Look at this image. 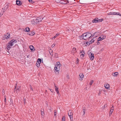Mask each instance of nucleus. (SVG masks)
<instances>
[{
  "label": "nucleus",
  "instance_id": "ea45409f",
  "mask_svg": "<svg viewBox=\"0 0 121 121\" xmlns=\"http://www.w3.org/2000/svg\"><path fill=\"white\" fill-rule=\"evenodd\" d=\"M8 8V6L7 5H6V6H5L4 7V9H6Z\"/></svg>",
  "mask_w": 121,
  "mask_h": 121
},
{
  "label": "nucleus",
  "instance_id": "f3484780",
  "mask_svg": "<svg viewBox=\"0 0 121 121\" xmlns=\"http://www.w3.org/2000/svg\"><path fill=\"white\" fill-rule=\"evenodd\" d=\"M83 115H84L86 112V109L85 107H83L82 109Z\"/></svg>",
  "mask_w": 121,
  "mask_h": 121
},
{
  "label": "nucleus",
  "instance_id": "72a5a7b5",
  "mask_svg": "<svg viewBox=\"0 0 121 121\" xmlns=\"http://www.w3.org/2000/svg\"><path fill=\"white\" fill-rule=\"evenodd\" d=\"M102 40V38L101 37H100L98 39V41H100L101 40Z\"/></svg>",
  "mask_w": 121,
  "mask_h": 121
},
{
  "label": "nucleus",
  "instance_id": "a19ab883",
  "mask_svg": "<svg viewBox=\"0 0 121 121\" xmlns=\"http://www.w3.org/2000/svg\"><path fill=\"white\" fill-rule=\"evenodd\" d=\"M94 39H92L90 41L91 43H93L94 42Z\"/></svg>",
  "mask_w": 121,
  "mask_h": 121
},
{
  "label": "nucleus",
  "instance_id": "a18cd8bd",
  "mask_svg": "<svg viewBox=\"0 0 121 121\" xmlns=\"http://www.w3.org/2000/svg\"><path fill=\"white\" fill-rule=\"evenodd\" d=\"M55 91H58V88H55Z\"/></svg>",
  "mask_w": 121,
  "mask_h": 121
},
{
  "label": "nucleus",
  "instance_id": "412c9836",
  "mask_svg": "<svg viewBox=\"0 0 121 121\" xmlns=\"http://www.w3.org/2000/svg\"><path fill=\"white\" fill-rule=\"evenodd\" d=\"M37 62L38 63H39V64H40L41 62V59L40 58L38 59L37 61Z\"/></svg>",
  "mask_w": 121,
  "mask_h": 121
},
{
  "label": "nucleus",
  "instance_id": "e433bc0d",
  "mask_svg": "<svg viewBox=\"0 0 121 121\" xmlns=\"http://www.w3.org/2000/svg\"><path fill=\"white\" fill-rule=\"evenodd\" d=\"M29 86H30V89L31 90L33 91V89L32 87L31 86L30 84Z\"/></svg>",
  "mask_w": 121,
  "mask_h": 121
},
{
  "label": "nucleus",
  "instance_id": "aec40b11",
  "mask_svg": "<svg viewBox=\"0 0 121 121\" xmlns=\"http://www.w3.org/2000/svg\"><path fill=\"white\" fill-rule=\"evenodd\" d=\"M41 114L43 116L44 114V110L43 109L41 110Z\"/></svg>",
  "mask_w": 121,
  "mask_h": 121
},
{
  "label": "nucleus",
  "instance_id": "c756f323",
  "mask_svg": "<svg viewBox=\"0 0 121 121\" xmlns=\"http://www.w3.org/2000/svg\"><path fill=\"white\" fill-rule=\"evenodd\" d=\"M36 65L38 67H39L40 66V64H39V63H36Z\"/></svg>",
  "mask_w": 121,
  "mask_h": 121
},
{
  "label": "nucleus",
  "instance_id": "0eeeda50",
  "mask_svg": "<svg viewBox=\"0 0 121 121\" xmlns=\"http://www.w3.org/2000/svg\"><path fill=\"white\" fill-rule=\"evenodd\" d=\"M83 77L84 75L82 73H80L79 75V80H82Z\"/></svg>",
  "mask_w": 121,
  "mask_h": 121
},
{
  "label": "nucleus",
  "instance_id": "37998d69",
  "mask_svg": "<svg viewBox=\"0 0 121 121\" xmlns=\"http://www.w3.org/2000/svg\"><path fill=\"white\" fill-rule=\"evenodd\" d=\"M23 99H24V104H25V103H26V99H24V98Z\"/></svg>",
  "mask_w": 121,
  "mask_h": 121
},
{
  "label": "nucleus",
  "instance_id": "4d7b16f0",
  "mask_svg": "<svg viewBox=\"0 0 121 121\" xmlns=\"http://www.w3.org/2000/svg\"><path fill=\"white\" fill-rule=\"evenodd\" d=\"M10 101L12 103V99H10Z\"/></svg>",
  "mask_w": 121,
  "mask_h": 121
},
{
  "label": "nucleus",
  "instance_id": "bf43d9fd",
  "mask_svg": "<svg viewBox=\"0 0 121 121\" xmlns=\"http://www.w3.org/2000/svg\"><path fill=\"white\" fill-rule=\"evenodd\" d=\"M29 2H30V0H29ZM31 1V2H32V0Z\"/></svg>",
  "mask_w": 121,
  "mask_h": 121
},
{
  "label": "nucleus",
  "instance_id": "c03bdc74",
  "mask_svg": "<svg viewBox=\"0 0 121 121\" xmlns=\"http://www.w3.org/2000/svg\"><path fill=\"white\" fill-rule=\"evenodd\" d=\"M116 12H112V15H116Z\"/></svg>",
  "mask_w": 121,
  "mask_h": 121
},
{
  "label": "nucleus",
  "instance_id": "338daca9",
  "mask_svg": "<svg viewBox=\"0 0 121 121\" xmlns=\"http://www.w3.org/2000/svg\"><path fill=\"white\" fill-rule=\"evenodd\" d=\"M88 69H87V70H88Z\"/></svg>",
  "mask_w": 121,
  "mask_h": 121
},
{
  "label": "nucleus",
  "instance_id": "052dcab7",
  "mask_svg": "<svg viewBox=\"0 0 121 121\" xmlns=\"http://www.w3.org/2000/svg\"><path fill=\"white\" fill-rule=\"evenodd\" d=\"M3 14L4 12V11H3Z\"/></svg>",
  "mask_w": 121,
  "mask_h": 121
},
{
  "label": "nucleus",
  "instance_id": "a878e982",
  "mask_svg": "<svg viewBox=\"0 0 121 121\" xmlns=\"http://www.w3.org/2000/svg\"><path fill=\"white\" fill-rule=\"evenodd\" d=\"M49 52L50 54L52 56H53V54L52 53V50L51 49L50 50V51H49Z\"/></svg>",
  "mask_w": 121,
  "mask_h": 121
},
{
  "label": "nucleus",
  "instance_id": "4c0bfd02",
  "mask_svg": "<svg viewBox=\"0 0 121 121\" xmlns=\"http://www.w3.org/2000/svg\"><path fill=\"white\" fill-rule=\"evenodd\" d=\"M101 91L99 90V93L98 94V95H100L101 93Z\"/></svg>",
  "mask_w": 121,
  "mask_h": 121
},
{
  "label": "nucleus",
  "instance_id": "5701e85b",
  "mask_svg": "<svg viewBox=\"0 0 121 121\" xmlns=\"http://www.w3.org/2000/svg\"><path fill=\"white\" fill-rule=\"evenodd\" d=\"M35 34V33H34L33 32H31V33L30 34H29L31 36H33V35H34Z\"/></svg>",
  "mask_w": 121,
  "mask_h": 121
},
{
  "label": "nucleus",
  "instance_id": "5fc2aeb1",
  "mask_svg": "<svg viewBox=\"0 0 121 121\" xmlns=\"http://www.w3.org/2000/svg\"><path fill=\"white\" fill-rule=\"evenodd\" d=\"M99 41H97V44H99Z\"/></svg>",
  "mask_w": 121,
  "mask_h": 121
},
{
  "label": "nucleus",
  "instance_id": "6e6d98bb",
  "mask_svg": "<svg viewBox=\"0 0 121 121\" xmlns=\"http://www.w3.org/2000/svg\"><path fill=\"white\" fill-rule=\"evenodd\" d=\"M50 90L52 92H53V90H52V89H50Z\"/></svg>",
  "mask_w": 121,
  "mask_h": 121
},
{
  "label": "nucleus",
  "instance_id": "b1692460",
  "mask_svg": "<svg viewBox=\"0 0 121 121\" xmlns=\"http://www.w3.org/2000/svg\"><path fill=\"white\" fill-rule=\"evenodd\" d=\"M25 30L26 32H28L30 30V29L28 27H27L25 28Z\"/></svg>",
  "mask_w": 121,
  "mask_h": 121
},
{
  "label": "nucleus",
  "instance_id": "c85d7f7f",
  "mask_svg": "<svg viewBox=\"0 0 121 121\" xmlns=\"http://www.w3.org/2000/svg\"><path fill=\"white\" fill-rule=\"evenodd\" d=\"M94 81L93 80H92L91 81V82H90V85H91L93 82H94Z\"/></svg>",
  "mask_w": 121,
  "mask_h": 121
},
{
  "label": "nucleus",
  "instance_id": "603ef678",
  "mask_svg": "<svg viewBox=\"0 0 121 121\" xmlns=\"http://www.w3.org/2000/svg\"><path fill=\"white\" fill-rule=\"evenodd\" d=\"M106 105V104H105V105H104V107L102 108H104L105 107H107V106Z\"/></svg>",
  "mask_w": 121,
  "mask_h": 121
},
{
  "label": "nucleus",
  "instance_id": "20e7f679",
  "mask_svg": "<svg viewBox=\"0 0 121 121\" xmlns=\"http://www.w3.org/2000/svg\"><path fill=\"white\" fill-rule=\"evenodd\" d=\"M43 18L41 17H38L36 19V22L37 23H38L39 22H41Z\"/></svg>",
  "mask_w": 121,
  "mask_h": 121
},
{
  "label": "nucleus",
  "instance_id": "4be33fe9",
  "mask_svg": "<svg viewBox=\"0 0 121 121\" xmlns=\"http://www.w3.org/2000/svg\"><path fill=\"white\" fill-rule=\"evenodd\" d=\"M55 65H57V66H59L60 67L61 66V65L60 63V62H57V64Z\"/></svg>",
  "mask_w": 121,
  "mask_h": 121
},
{
  "label": "nucleus",
  "instance_id": "f704fd0d",
  "mask_svg": "<svg viewBox=\"0 0 121 121\" xmlns=\"http://www.w3.org/2000/svg\"><path fill=\"white\" fill-rule=\"evenodd\" d=\"M112 12H110L107 13V14L108 15H112Z\"/></svg>",
  "mask_w": 121,
  "mask_h": 121
},
{
  "label": "nucleus",
  "instance_id": "13d9d810",
  "mask_svg": "<svg viewBox=\"0 0 121 121\" xmlns=\"http://www.w3.org/2000/svg\"><path fill=\"white\" fill-rule=\"evenodd\" d=\"M57 94H58L59 92V91H57Z\"/></svg>",
  "mask_w": 121,
  "mask_h": 121
},
{
  "label": "nucleus",
  "instance_id": "2eb2a0df",
  "mask_svg": "<svg viewBox=\"0 0 121 121\" xmlns=\"http://www.w3.org/2000/svg\"><path fill=\"white\" fill-rule=\"evenodd\" d=\"M73 113L71 112V111L70 110H69L68 111V115L69 116H71V115H73Z\"/></svg>",
  "mask_w": 121,
  "mask_h": 121
},
{
  "label": "nucleus",
  "instance_id": "a211bd4d",
  "mask_svg": "<svg viewBox=\"0 0 121 121\" xmlns=\"http://www.w3.org/2000/svg\"><path fill=\"white\" fill-rule=\"evenodd\" d=\"M118 73L117 72H115L114 73L112 74V75L114 76H117L118 74Z\"/></svg>",
  "mask_w": 121,
  "mask_h": 121
},
{
  "label": "nucleus",
  "instance_id": "f8f14e48",
  "mask_svg": "<svg viewBox=\"0 0 121 121\" xmlns=\"http://www.w3.org/2000/svg\"><path fill=\"white\" fill-rule=\"evenodd\" d=\"M104 87L106 89H108L110 87V85L107 83H106L104 84Z\"/></svg>",
  "mask_w": 121,
  "mask_h": 121
},
{
  "label": "nucleus",
  "instance_id": "3c124183",
  "mask_svg": "<svg viewBox=\"0 0 121 121\" xmlns=\"http://www.w3.org/2000/svg\"><path fill=\"white\" fill-rule=\"evenodd\" d=\"M67 78L68 79H69V76L68 75H67Z\"/></svg>",
  "mask_w": 121,
  "mask_h": 121
},
{
  "label": "nucleus",
  "instance_id": "2f4dec72",
  "mask_svg": "<svg viewBox=\"0 0 121 121\" xmlns=\"http://www.w3.org/2000/svg\"><path fill=\"white\" fill-rule=\"evenodd\" d=\"M103 20V19H98L99 22H102Z\"/></svg>",
  "mask_w": 121,
  "mask_h": 121
},
{
  "label": "nucleus",
  "instance_id": "9d476101",
  "mask_svg": "<svg viewBox=\"0 0 121 121\" xmlns=\"http://www.w3.org/2000/svg\"><path fill=\"white\" fill-rule=\"evenodd\" d=\"M76 50V48H73L72 49L71 51V53H72L73 54H74V53H75L77 52Z\"/></svg>",
  "mask_w": 121,
  "mask_h": 121
},
{
  "label": "nucleus",
  "instance_id": "c9c22d12",
  "mask_svg": "<svg viewBox=\"0 0 121 121\" xmlns=\"http://www.w3.org/2000/svg\"><path fill=\"white\" fill-rule=\"evenodd\" d=\"M61 1V0H56V2L59 3H60V1Z\"/></svg>",
  "mask_w": 121,
  "mask_h": 121
},
{
  "label": "nucleus",
  "instance_id": "ddd939ff",
  "mask_svg": "<svg viewBox=\"0 0 121 121\" xmlns=\"http://www.w3.org/2000/svg\"><path fill=\"white\" fill-rule=\"evenodd\" d=\"M114 110V107L113 106H112V107L110 109V111L109 113V115L110 116V115H111Z\"/></svg>",
  "mask_w": 121,
  "mask_h": 121
},
{
  "label": "nucleus",
  "instance_id": "39448f33",
  "mask_svg": "<svg viewBox=\"0 0 121 121\" xmlns=\"http://www.w3.org/2000/svg\"><path fill=\"white\" fill-rule=\"evenodd\" d=\"M10 35L9 33H7V34L5 35H4V38H5L3 37L2 38V39H8L10 37Z\"/></svg>",
  "mask_w": 121,
  "mask_h": 121
},
{
  "label": "nucleus",
  "instance_id": "1a4fd4ad",
  "mask_svg": "<svg viewBox=\"0 0 121 121\" xmlns=\"http://www.w3.org/2000/svg\"><path fill=\"white\" fill-rule=\"evenodd\" d=\"M80 54H81L80 56L81 58H83L84 57V54H85L84 52L83 51V50H82V52H80Z\"/></svg>",
  "mask_w": 121,
  "mask_h": 121
},
{
  "label": "nucleus",
  "instance_id": "09e8293b",
  "mask_svg": "<svg viewBox=\"0 0 121 121\" xmlns=\"http://www.w3.org/2000/svg\"><path fill=\"white\" fill-rule=\"evenodd\" d=\"M54 112H54V115L55 116L56 115V111L55 112V110Z\"/></svg>",
  "mask_w": 121,
  "mask_h": 121
},
{
  "label": "nucleus",
  "instance_id": "f03ea898",
  "mask_svg": "<svg viewBox=\"0 0 121 121\" xmlns=\"http://www.w3.org/2000/svg\"><path fill=\"white\" fill-rule=\"evenodd\" d=\"M17 42V41L16 40L13 39L10 41L8 43V44L7 45V49L8 50H9L11 48V47H12L13 45L15 44Z\"/></svg>",
  "mask_w": 121,
  "mask_h": 121
},
{
  "label": "nucleus",
  "instance_id": "7ed1b4c3",
  "mask_svg": "<svg viewBox=\"0 0 121 121\" xmlns=\"http://www.w3.org/2000/svg\"><path fill=\"white\" fill-rule=\"evenodd\" d=\"M54 72L58 74L60 70V67L59 66L55 65L54 68Z\"/></svg>",
  "mask_w": 121,
  "mask_h": 121
},
{
  "label": "nucleus",
  "instance_id": "bb28decb",
  "mask_svg": "<svg viewBox=\"0 0 121 121\" xmlns=\"http://www.w3.org/2000/svg\"><path fill=\"white\" fill-rule=\"evenodd\" d=\"M20 86H19V87H17V89H16V90L15 89V90H16V91H17V92H19V91H20Z\"/></svg>",
  "mask_w": 121,
  "mask_h": 121
},
{
  "label": "nucleus",
  "instance_id": "cd10ccee",
  "mask_svg": "<svg viewBox=\"0 0 121 121\" xmlns=\"http://www.w3.org/2000/svg\"><path fill=\"white\" fill-rule=\"evenodd\" d=\"M71 121H73V115L69 116Z\"/></svg>",
  "mask_w": 121,
  "mask_h": 121
},
{
  "label": "nucleus",
  "instance_id": "e2e57ef3",
  "mask_svg": "<svg viewBox=\"0 0 121 121\" xmlns=\"http://www.w3.org/2000/svg\"><path fill=\"white\" fill-rule=\"evenodd\" d=\"M94 35H95V34H94V35H93V36H94Z\"/></svg>",
  "mask_w": 121,
  "mask_h": 121
},
{
  "label": "nucleus",
  "instance_id": "680f3d73",
  "mask_svg": "<svg viewBox=\"0 0 121 121\" xmlns=\"http://www.w3.org/2000/svg\"><path fill=\"white\" fill-rule=\"evenodd\" d=\"M55 88H57V87L56 86H55Z\"/></svg>",
  "mask_w": 121,
  "mask_h": 121
},
{
  "label": "nucleus",
  "instance_id": "f257e3e1",
  "mask_svg": "<svg viewBox=\"0 0 121 121\" xmlns=\"http://www.w3.org/2000/svg\"><path fill=\"white\" fill-rule=\"evenodd\" d=\"M91 36V34L90 33L87 32L83 34L81 36V38L83 39L87 40L90 38Z\"/></svg>",
  "mask_w": 121,
  "mask_h": 121
},
{
  "label": "nucleus",
  "instance_id": "0e129e2a",
  "mask_svg": "<svg viewBox=\"0 0 121 121\" xmlns=\"http://www.w3.org/2000/svg\"><path fill=\"white\" fill-rule=\"evenodd\" d=\"M120 16H121V14H120Z\"/></svg>",
  "mask_w": 121,
  "mask_h": 121
},
{
  "label": "nucleus",
  "instance_id": "9b49d317",
  "mask_svg": "<svg viewBox=\"0 0 121 121\" xmlns=\"http://www.w3.org/2000/svg\"><path fill=\"white\" fill-rule=\"evenodd\" d=\"M22 4V3L21 1L18 0L16 1V4L20 6Z\"/></svg>",
  "mask_w": 121,
  "mask_h": 121
},
{
  "label": "nucleus",
  "instance_id": "de8ad7c7",
  "mask_svg": "<svg viewBox=\"0 0 121 121\" xmlns=\"http://www.w3.org/2000/svg\"><path fill=\"white\" fill-rule=\"evenodd\" d=\"M55 46V44H52V46H51V47H52V48H53V47H54Z\"/></svg>",
  "mask_w": 121,
  "mask_h": 121
},
{
  "label": "nucleus",
  "instance_id": "473e14b6",
  "mask_svg": "<svg viewBox=\"0 0 121 121\" xmlns=\"http://www.w3.org/2000/svg\"><path fill=\"white\" fill-rule=\"evenodd\" d=\"M54 56L55 57L57 58L58 57V54L57 53H55L54 55Z\"/></svg>",
  "mask_w": 121,
  "mask_h": 121
},
{
  "label": "nucleus",
  "instance_id": "58836bf2",
  "mask_svg": "<svg viewBox=\"0 0 121 121\" xmlns=\"http://www.w3.org/2000/svg\"><path fill=\"white\" fill-rule=\"evenodd\" d=\"M77 60L76 61V63L77 64H78V62H79L78 61L79 59H78L77 58Z\"/></svg>",
  "mask_w": 121,
  "mask_h": 121
},
{
  "label": "nucleus",
  "instance_id": "69168bd1",
  "mask_svg": "<svg viewBox=\"0 0 121 121\" xmlns=\"http://www.w3.org/2000/svg\"><path fill=\"white\" fill-rule=\"evenodd\" d=\"M28 56H27V57H28Z\"/></svg>",
  "mask_w": 121,
  "mask_h": 121
},
{
  "label": "nucleus",
  "instance_id": "6ab92c4d",
  "mask_svg": "<svg viewBox=\"0 0 121 121\" xmlns=\"http://www.w3.org/2000/svg\"><path fill=\"white\" fill-rule=\"evenodd\" d=\"M100 37L102 38V40H103L106 38L105 36L103 35H101Z\"/></svg>",
  "mask_w": 121,
  "mask_h": 121
},
{
  "label": "nucleus",
  "instance_id": "7c9ffc66",
  "mask_svg": "<svg viewBox=\"0 0 121 121\" xmlns=\"http://www.w3.org/2000/svg\"><path fill=\"white\" fill-rule=\"evenodd\" d=\"M65 117H63L62 119V121H65Z\"/></svg>",
  "mask_w": 121,
  "mask_h": 121
},
{
  "label": "nucleus",
  "instance_id": "6e6552de",
  "mask_svg": "<svg viewBox=\"0 0 121 121\" xmlns=\"http://www.w3.org/2000/svg\"><path fill=\"white\" fill-rule=\"evenodd\" d=\"M99 19L97 18H95L94 20H93L92 22L93 23H97L99 22L98 21Z\"/></svg>",
  "mask_w": 121,
  "mask_h": 121
},
{
  "label": "nucleus",
  "instance_id": "79ce46f5",
  "mask_svg": "<svg viewBox=\"0 0 121 121\" xmlns=\"http://www.w3.org/2000/svg\"><path fill=\"white\" fill-rule=\"evenodd\" d=\"M17 83H16V85H16V86H15V88H14V91L15 90V89L16 90V89H16V86H17Z\"/></svg>",
  "mask_w": 121,
  "mask_h": 121
},
{
  "label": "nucleus",
  "instance_id": "49530a36",
  "mask_svg": "<svg viewBox=\"0 0 121 121\" xmlns=\"http://www.w3.org/2000/svg\"><path fill=\"white\" fill-rule=\"evenodd\" d=\"M120 13L118 12L116 13V15H119L120 16Z\"/></svg>",
  "mask_w": 121,
  "mask_h": 121
},
{
  "label": "nucleus",
  "instance_id": "4468645a",
  "mask_svg": "<svg viewBox=\"0 0 121 121\" xmlns=\"http://www.w3.org/2000/svg\"><path fill=\"white\" fill-rule=\"evenodd\" d=\"M67 2H66L64 1V0H61V1L60 2V3L63 4H65L66 3H69V2L68 1H67Z\"/></svg>",
  "mask_w": 121,
  "mask_h": 121
},
{
  "label": "nucleus",
  "instance_id": "393cba45",
  "mask_svg": "<svg viewBox=\"0 0 121 121\" xmlns=\"http://www.w3.org/2000/svg\"><path fill=\"white\" fill-rule=\"evenodd\" d=\"M59 35V34H56L55 36H54L52 38V39H54L56 37H57Z\"/></svg>",
  "mask_w": 121,
  "mask_h": 121
},
{
  "label": "nucleus",
  "instance_id": "8fccbe9b",
  "mask_svg": "<svg viewBox=\"0 0 121 121\" xmlns=\"http://www.w3.org/2000/svg\"><path fill=\"white\" fill-rule=\"evenodd\" d=\"M4 101V102H5V103H6V99L5 98V97Z\"/></svg>",
  "mask_w": 121,
  "mask_h": 121
},
{
  "label": "nucleus",
  "instance_id": "864d4df0",
  "mask_svg": "<svg viewBox=\"0 0 121 121\" xmlns=\"http://www.w3.org/2000/svg\"><path fill=\"white\" fill-rule=\"evenodd\" d=\"M3 13H0V17H1L3 14Z\"/></svg>",
  "mask_w": 121,
  "mask_h": 121
},
{
  "label": "nucleus",
  "instance_id": "423d86ee",
  "mask_svg": "<svg viewBox=\"0 0 121 121\" xmlns=\"http://www.w3.org/2000/svg\"><path fill=\"white\" fill-rule=\"evenodd\" d=\"M89 55L91 60H93L94 58V54L90 53Z\"/></svg>",
  "mask_w": 121,
  "mask_h": 121
},
{
  "label": "nucleus",
  "instance_id": "dca6fc26",
  "mask_svg": "<svg viewBox=\"0 0 121 121\" xmlns=\"http://www.w3.org/2000/svg\"><path fill=\"white\" fill-rule=\"evenodd\" d=\"M29 48L31 51H33V49H34V50H35L34 47L32 45L30 46H29Z\"/></svg>",
  "mask_w": 121,
  "mask_h": 121
}]
</instances>
